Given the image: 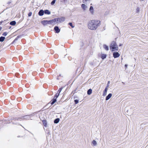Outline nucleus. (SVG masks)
Wrapping results in <instances>:
<instances>
[{
	"label": "nucleus",
	"instance_id": "2f4dec72",
	"mask_svg": "<svg viewBox=\"0 0 148 148\" xmlns=\"http://www.w3.org/2000/svg\"><path fill=\"white\" fill-rule=\"evenodd\" d=\"M125 66L126 67V68H127V64H125Z\"/></svg>",
	"mask_w": 148,
	"mask_h": 148
},
{
	"label": "nucleus",
	"instance_id": "aec40b11",
	"mask_svg": "<svg viewBox=\"0 0 148 148\" xmlns=\"http://www.w3.org/2000/svg\"><path fill=\"white\" fill-rule=\"evenodd\" d=\"M16 24V22L15 21H12L10 23V24L12 25H14Z\"/></svg>",
	"mask_w": 148,
	"mask_h": 148
},
{
	"label": "nucleus",
	"instance_id": "cd10ccee",
	"mask_svg": "<svg viewBox=\"0 0 148 148\" xmlns=\"http://www.w3.org/2000/svg\"><path fill=\"white\" fill-rule=\"evenodd\" d=\"M69 24L70 26L72 27V28L74 27V26L73 25L72 23H70Z\"/></svg>",
	"mask_w": 148,
	"mask_h": 148
},
{
	"label": "nucleus",
	"instance_id": "412c9836",
	"mask_svg": "<svg viewBox=\"0 0 148 148\" xmlns=\"http://www.w3.org/2000/svg\"><path fill=\"white\" fill-rule=\"evenodd\" d=\"M5 38L4 37L1 36L0 37V41L1 42H3L4 41L5 39Z\"/></svg>",
	"mask_w": 148,
	"mask_h": 148
},
{
	"label": "nucleus",
	"instance_id": "f8f14e48",
	"mask_svg": "<svg viewBox=\"0 0 148 148\" xmlns=\"http://www.w3.org/2000/svg\"><path fill=\"white\" fill-rule=\"evenodd\" d=\"M44 12L45 14H51V12L48 10H45Z\"/></svg>",
	"mask_w": 148,
	"mask_h": 148
},
{
	"label": "nucleus",
	"instance_id": "a211bd4d",
	"mask_svg": "<svg viewBox=\"0 0 148 148\" xmlns=\"http://www.w3.org/2000/svg\"><path fill=\"white\" fill-rule=\"evenodd\" d=\"M59 19H60V22H63L65 19V18L63 17H62L61 18H59Z\"/></svg>",
	"mask_w": 148,
	"mask_h": 148
},
{
	"label": "nucleus",
	"instance_id": "5701e85b",
	"mask_svg": "<svg viewBox=\"0 0 148 148\" xmlns=\"http://www.w3.org/2000/svg\"><path fill=\"white\" fill-rule=\"evenodd\" d=\"M103 47L107 51L109 49L108 46L106 45H103Z\"/></svg>",
	"mask_w": 148,
	"mask_h": 148
},
{
	"label": "nucleus",
	"instance_id": "7ed1b4c3",
	"mask_svg": "<svg viewBox=\"0 0 148 148\" xmlns=\"http://www.w3.org/2000/svg\"><path fill=\"white\" fill-rule=\"evenodd\" d=\"M42 23L44 25H45L47 24H52L53 23V19L50 21L44 20L42 21Z\"/></svg>",
	"mask_w": 148,
	"mask_h": 148
},
{
	"label": "nucleus",
	"instance_id": "4468645a",
	"mask_svg": "<svg viewBox=\"0 0 148 148\" xmlns=\"http://www.w3.org/2000/svg\"><path fill=\"white\" fill-rule=\"evenodd\" d=\"M43 124L45 127H47V123L46 120H43L42 121Z\"/></svg>",
	"mask_w": 148,
	"mask_h": 148
},
{
	"label": "nucleus",
	"instance_id": "4be33fe9",
	"mask_svg": "<svg viewBox=\"0 0 148 148\" xmlns=\"http://www.w3.org/2000/svg\"><path fill=\"white\" fill-rule=\"evenodd\" d=\"M106 54H102L101 55V58L103 60L105 59L106 58Z\"/></svg>",
	"mask_w": 148,
	"mask_h": 148
},
{
	"label": "nucleus",
	"instance_id": "423d86ee",
	"mask_svg": "<svg viewBox=\"0 0 148 148\" xmlns=\"http://www.w3.org/2000/svg\"><path fill=\"white\" fill-rule=\"evenodd\" d=\"M54 29L56 33H58L60 32V29L58 26H55L54 28Z\"/></svg>",
	"mask_w": 148,
	"mask_h": 148
},
{
	"label": "nucleus",
	"instance_id": "b1692460",
	"mask_svg": "<svg viewBox=\"0 0 148 148\" xmlns=\"http://www.w3.org/2000/svg\"><path fill=\"white\" fill-rule=\"evenodd\" d=\"M63 88V87H61V88H60L59 89V90H58V91L57 93L60 94V92L62 90Z\"/></svg>",
	"mask_w": 148,
	"mask_h": 148
},
{
	"label": "nucleus",
	"instance_id": "bb28decb",
	"mask_svg": "<svg viewBox=\"0 0 148 148\" xmlns=\"http://www.w3.org/2000/svg\"><path fill=\"white\" fill-rule=\"evenodd\" d=\"M74 102L75 103L77 104L78 103L79 101L77 99H75L74 100Z\"/></svg>",
	"mask_w": 148,
	"mask_h": 148
},
{
	"label": "nucleus",
	"instance_id": "6e6552de",
	"mask_svg": "<svg viewBox=\"0 0 148 148\" xmlns=\"http://www.w3.org/2000/svg\"><path fill=\"white\" fill-rule=\"evenodd\" d=\"M112 96V94L111 93L109 94L106 97V100H109L111 97Z\"/></svg>",
	"mask_w": 148,
	"mask_h": 148
},
{
	"label": "nucleus",
	"instance_id": "393cba45",
	"mask_svg": "<svg viewBox=\"0 0 148 148\" xmlns=\"http://www.w3.org/2000/svg\"><path fill=\"white\" fill-rule=\"evenodd\" d=\"M59 94H59L57 93H56V94L55 95L54 97V98L56 99L58 97L59 95Z\"/></svg>",
	"mask_w": 148,
	"mask_h": 148
},
{
	"label": "nucleus",
	"instance_id": "7c9ffc66",
	"mask_svg": "<svg viewBox=\"0 0 148 148\" xmlns=\"http://www.w3.org/2000/svg\"><path fill=\"white\" fill-rule=\"evenodd\" d=\"M18 37L17 36L16 38L14 40L13 42H14L16 40H17L18 39Z\"/></svg>",
	"mask_w": 148,
	"mask_h": 148
},
{
	"label": "nucleus",
	"instance_id": "f257e3e1",
	"mask_svg": "<svg viewBox=\"0 0 148 148\" xmlns=\"http://www.w3.org/2000/svg\"><path fill=\"white\" fill-rule=\"evenodd\" d=\"M100 21L98 20H92L88 24V28L92 30H95L99 26Z\"/></svg>",
	"mask_w": 148,
	"mask_h": 148
},
{
	"label": "nucleus",
	"instance_id": "c756f323",
	"mask_svg": "<svg viewBox=\"0 0 148 148\" xmlns=\"http://www.w3.org/2000/svg\"><path fill=\"white\" fill-rule=\"evenodd\" d=\"M32 13L31 12H29L28 14V16H31L32 15Z\"/></svg>",
	"mask_w": 148,
	"mask_h": 148
},
{
	"label": "nucleus",
	"instance_id": "6ab92c4d",
	"mask_svg": "<svg viewBox=\"0 0 148 148\" xmlns=\"http://www.w3.org/2000/svg\"><path fill=\"white\" fill-rule=\"evenodd\" d=\"M92 92V90L91 89H89L87 91V94L88 95H90Z\"/></svg>",
	"mask_w": 148,
	"mask_h": 148
},
{
	"label": "nucleus",
	"instance_id": "e433bc0d",
	"mask_svg": "<svg viewBox=\"0 0 148 148\" xmlns=\"http://www.w3.org/2000/svg\"><path fill=\"white\" fill-rule=\"evenodd\" d=\"M143 0H140V1H143Z\"/></svg>",
	"mask_w": 148,
	"mask_h": 148
},
{
	"label": "nucleus",
	"instance_id": "39448f33",
	"mask_svg": "<svg viewBox=\"0 0 148 148\" xmlns=\"http://www.w3.org/2000/svg\"><path fill=\"white\" fill-rule=\"evenodd\" d=\"M113 55L114 58H116L119 57L120 56V54L118 52H116L113 53Z\"/></svg>",
	"mask_w": 148,
	"mask_h": 148
},
{
	"label": "nucleus",
	"instance_id": "ddd939ff",
	"mask_svg": "<svg viewBox=\"0 0 148 148\" xmlns=\"http://www.w3.org/2000/svg\"><path fill=\"white\" fill-rule=\"evenodd\" d=\"M53 23L55 22H60V19H59V18H55L53 19Z\"/></svg>",
	"mask_w": 148,
	"mask_h": 148
},
{
	"label": "nucleus",
	"instance_id": "2eb2a0df",
	"mask_svg": "<svg viewBox=\"0 0 148 148\" xmlns=\"http://www.w3.org/2000/svg\"><path fill=\"white\" fill-rule=\"evenodd\" d=\"M92 146H96L97 145V142L95 140H93L92 142Z\"/></svg>",
	"mask_w": 148,
	"mask_h": 148
},
{
	"label": "nucleus",
	"instance_id": "f03ea898",
	"mask_svg": "<svg viewBox=\"0 0 148 148\" xmlns=\"http://www.w3.org/2000/svg\"><path fill=\"white\" fill-rule=\"evenodd\" d=\"M110 49H112V51H117L118 47L115 42L113 41L112 42L110 46Z\"/></svg>",
	"mask_w": 148,
	"mask_h": 148
},
{
	"label": "nucleus",
	"instance_id": "f3484780",
	"mask_svg": "<svg viewBox=\"0 0 148 148\" xmlns=\"http://www.w3.org/2000/svg\"><path fill=\"white\" fill-rule=\"evenodd\" d=\"M56 101V99L53 98V99L51 101H52L51 103V105L53 104Z\"/></svg>",
	"mask_w": 148,
	"mask_h": 148
},
{
	"label": "nucleus",
	"instance_id": "473e14b6",
	"mask_svg": "<svg viewBox=\"0 0 148 148\" xmlns=\"http://www.w3.org/2000/svg\"><path fill=\"white\" fill-rule=\"evenodd\" d=\"M2 22V21L0 22V25H1Z\"/></svg>",
	"mask_w": 148,
	"mask_h": 148
},
{
	"label": "nucleus",
	"instance_id": "c9c22d12",
	"mask_svg": "<svg viewBox=\"0 0 148 148\" xmlns=\"http://www.w3.org/2000/svg\"><path fill=\"white\" fill-rule=\"evenodd\" d=\"M92 5V3H91V4H90V5Z\"/></svg>",
	"mask_w": 148,
	"mask_h": 148
},
{
	"label": "nucleus",
	"instance_id": "9b49d317",
	"mask_svg": "<svg viewBox=\"0 0 148 148\" xmlns=\"http://www.w3.org/2000/svg\"><path fill=\"white\" fill-rule=\"evenodd\" d=\"M30 118L29 116L25 115L24 116H23L22 117V118L23 119H29Z\"/></svg>",
	"mask_w": 148,
	"mask_h": 148
},
{
	"label": "nucleus",
	"instance_id": "72a5a7b5",
	"mask_svg": "<svg viewBox=\"0 0 148 148\" xmlns=\"http://www.w3.org/2000/svg\"><path fill=\"white\" fill-rule=\"evenodd\" d=\"M2 29V27H0V30H1Z\"/></svg>",
	"mask_w": 148,
	"mask_h": 148
},
{
	"label": "nucleus",
	"instance_id": "a878e982",
	"mask_svg": "<svg viewBox=\"0 0 148 148\" xmlns=\"http://www.w3.org/2000/svg\"><path fill=\"white\" fill-rule=\"evenodd\" d=\"M56 0H53L51 3V5H53L55 3Z\"/></svg>",
	"mask_w": 148,
	"mask_h": 148
},
{
	"label": "nucleus",
	"instance_id": "9d476101",
	"mask_svg": "<svg viewBox=\"0 0 148 148\" xmlns=\"http://www.w3.org/2000/svg\"><path fill=\"white\" fill-rule=\"evenodd\" d=\"M93 8L92 6H91L89 8V11H90L91 13L93 14L94 13Z\"/></svg>",
	"mask_w": 148,
	"mask_h": 148
},
{
	"label": "nucleus",
	"instance_id": "20e7f679",
	"mask_svg": "<svg viewBox=\"0 0 148 148\" xmlns=\"http://www.w3.org/2000/svg\"><path fill=\"white\" fill-rule=\"evenodd\" d=\"M110 83V81H108V82L106 86V87L104 90L103 91V96L104 97L106 95Z\"/></svg>",
	"mask_w": 148,
	"mask_h": 148
},
{
	"label": "nucleus",
	"instance_id": "1a4fd4ad",
	"mask_svg": "<svg viewBox=\"0 0 148 148\" xmlns=\"http://www.w3.org/2000/svg\"><path fill=\"white\" fill-rule=\"evenodd\" d=\"M82 8L84 10H86L87 8V7L86 5L84 4H82Z\"/></svg>",
	"mask_w": 148,
	"mask_h": 148
},
{
	"label": "nucleus",
	"instance_id": "4c0bfd02",
	"mask_svg": "<svg viewBox=\"0 0 148 148\" xmlns=\"http://www.w3.org/2000/svg\"><path fill=\"white\" fill-rule=\"evenodd\" d=\"M59 76H60V75H59Z\"/></svg>",
	"mask_w": 148,
	"mask_h": 148
},
{
	"label": "nucleus",
	"instance_id": "f704fd0d",
	"mask_svg": "<svg viewBox=\"0 0 148 148\" xmlns=\"http://www.w3.org/2000/svg\"><path fill=\"white\" fill-rule=\"evenodd\" d=\"M122 45V44H120L119 45V46H121Z\"/></svg>",
	"mask_w": 148,
	"mask_h": 148
},
{
	"label": "nucleus",
	"instance_id": "dca6fc26",
	"mask_svg": "<svg viewBox=\"0 0 148 148\" xmlns=\"http://www.w3.org/2000/svg\"><path fill=\"white\" fill-rule=\"evenodd\" d=\"M60 121V119L59 118H57L54 121V122L55 123H59Z\"/></svg>",
	"mask_w": 148,
	"mask_h": 148
},
{
	"label": "nucleus",
	"instance_id": "c85d7f7f",
	"mask_svg": "<svg viewBox=\"0 0 148 148\" xmlns=\"http://www.w3.org/2000/svg\"><path fill=\"white\" fill-rule=\"evenodd\" d=\"M7 34L8 33L7 32H5L2 35L5 36L7 35Z\"/></svg>",
	"mask_w": 148,
	"mask_h": 148
},
{
	"label": "nucleus",
	"instance_id": "0eeeda50",
	"mask_svg": "<svg viewBox=\"0 0 148 148\" xmlns=\"http://www.w3.org/2000/svg\"><path fill=\"white\" fill-rule=\"evenodd\" d=\"M44 11L42 10H41L39 11L38 15L40 16H42L44 14Z\"/></svg>",
	"mask_w": 148,
	"mask_h": 148
}]
</instances>
